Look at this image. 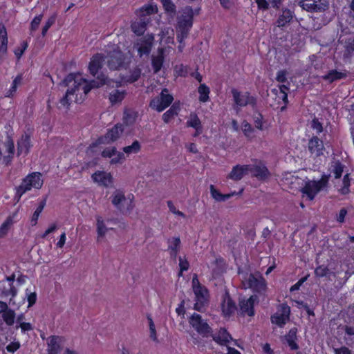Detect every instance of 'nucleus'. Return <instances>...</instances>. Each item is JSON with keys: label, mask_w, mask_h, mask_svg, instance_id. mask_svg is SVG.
Segmentation results:
<instances>
[{"label": "nucleus", "mask_w": 354, "mask_h": 354, "mask_svg": "<svg viewBox=\"0 0 354 354\" xmlns=\"http://www.w3.org/2000/svg\"><path fill=\"white\" fill-rule=\"evenodd\" d=\"M75 78V74L70 73L64 80V83L68 86L71 83L73 82L72 88L75 93V102L76 103H80L84 100L91 89L97 88L108 84V77L103 73L97 75L96 80L90 81L84 78L76 80Z\"/></svg>", "instance_id": "nucleus-1"}, {"label": "nucleus", "mask_w": 354, "mask_h": 354, "mask_svg": "<svg viewBox=\"0 0 354 354\" xmlns=\"http://www.w3.org/2000/svg\"><path fill=\"white\" fill-rule=\"evenodd\" d=\"M194 12L192 6H187L181 10L180 15L177 17L176 39L180 45L178 48L185 46V40L188 37L193 26Z\"/></svg>", "instance_id": "nucleus-2"}, {"label": "nucleus", "mask_w": 354, "mask_h": 354, "mask_svg": "<svg viewBox=\"0 0 354 354\" xmlns=\"http://www.w3.org/2000/svg\"><path fill=\"white\" fill-rule=\"evenodd\" d=\"M158 8L156 5L147 4L136 11L138 18L131 24V30L138 36L142 35L150 22V15L156 13Z\"/></svg>", "instance_id": "nucleus-3"}, {"label": "nucleus", "mask_w": 354, "mask_h": 354, "mask_svg": "<svg viewBox=\"0 0 354 354\" xmlns=\"http://www.w3.org/2000/svg\"><path fill=\"white\" fill-rule=\"evenodd\" d=\"M42 175L40 172H32L27 175L21 184L16 187V193L15 198L17 201L20 200L21 196L32 188L39 189L44 184Z\"/></svg>", "instance_id": "nucleus-4"}, {"label": "nucleus", "mask_w": 354, "mask_h": 354, "mask_svg": "<svg viewBox=\"0 0 354 354\" xmlns=\"http://www.w3.org/2000/svg\"><path fill=\"white\" fill-rule=\"evenodd\" d=\"M42 175L40 172H32L27 175L21 184L16 187V193L15 198L17 201L20 200L21 196L32 188L39 189L44 184Z\"/></svg>", "instance_id": "nucleus-5"}, {"label": "nucleus", "mask_w": 354, "mask_h": 354, "mask_svg": "<svg viewBox=\"0 0 354 354\" xmlns=\"http://www.w3.org/2000/svg\"><path fill=\"white\" fill-rule=\"evenodd\" d=\"M131 62V57L120 50L119 47L114 48L107 55V66L113 71L127 69Z\"/></svg>", "instance_id": "nucleus-6"}, {"label": "nucleus", "mask_w": 354, "mask_h": 354, "mask_svg": "<svg viewBox=\"0 0 354 354\" xmlns=\"http://www.w3.org/2000/svg\"><path fill=\"white\" fill-rule=\"evenodd\" d=\"M124 131V125L121 123H117L113 127L107 129L106 133L104 136L98 137L94 142L90 144L88 148L93 151L94 148L99 145H111L121 137Z\"/></svg>", "instance_id": "nucleus-7"}, {"label": "nucleus", "mask_w": 354, "mask_h": 354, "mask_svg": "<svg viewBox=\"0 0 354 354\" xmlns=\"http://www.w3.org/2000/svg\"><path fill=\"white\" fill-rule=\"evenodd\" d=\"M290 307L287 303H282L277 306V312L271 315L270 321L272 324H276L279 328H283L290 320Z\"/></svg>", "instance_id": "nucleus-8"}, {"label": "nucleus", "mask_w": 354, "mask_h": 354, "mask_svg": "<svg viewBox=\"0 0 354 354\" xmlns=\"http://www.w3.org/2000/svg\"><path fill=\"white\" fill-rule=\"evenodd\" d=\"M248 172L259 181H265L271 176V173L264 161L254 160V164L248 165Z\"/></svg>", "instance_id": "nucleus-9"}, {"label": "nucleus", "mask_w": 354, "mask_h": 354, "mask_svg": "<svg viewBox=\"0 0 354 354\" xmlns=\"http://www.w3.org/2000/svg\"><path fill=\"white\" fill-rule=\"evenodd\" d=\"M298 5L308 12H323L329 8L328 0H299Z\"/></svg>", "instance_id": "nucleus-10"}, {"label": "nucleus", "mask_w": 354, "mask_h": 354, "mask_svg": "<svg viewBox=\"0 0 354 354\" xmlns=\"http://www.w3.org/2000/svg\"><path fill=\"white\" fill-rule=\"evenodd\" d=\"M190 326L203 337H208L212 333V328L202 319L201 315L194 313L189 319Z\"/></svg>", "instance_id": "nucleus-11"}, {"label": "nucleus", "mask_w": 354, "mask_h": 354, "mask_svg": "<svg viewBox=\"0 0 354 354\" xmlns=\"http://www.w3.org/2000/svg\"><path fill=\"white\" fill-rule=\"evenodd\" d=\"M167 91V88H164L160 93V98H154L150 101L149 106L158 112H162L169 107L171 104L174 97L171 94L165 93Z\"/></svg>", "instance_id": "nucleus-12"}, {"label": "nucleus", "mask_w": 354, "mask_h": 354, "mask_svg": "<svg viewBox=\"0 0 354 354\" xmlns=\"http://www.w3.org/2000/svg\"><path fill=\"white\" fill-rule=\"evenodd\" d=\"M231 93L235 105L239 107H244L248 104L254 105L256 104V99L250 95L249 92L242 93L236 88H232Z\"/></svg>", "instance_id": "nucleus-13"}, {"label": "nucleus", "mask_w": 354, "mask_h": 354, "mask_svg": "<svg viewBox=\"0 0 354 354\" xmlns=\"http://www.w3.org/2000/svg\"><path fill=\"white\" fill-rule=\"evenodd\" d=\"M195 295L194 309L202 311L208 301L209 292L205 286H197L193 290Z\"/></svg>", "instance_id": "nucleus-14"}, {"label": "nucleus", "mask_w": 354, "mask_h": 354, "mask_svg": "<svg viewBox=\"0 0 354 354\" xmlns=\"http://www.w3.org/2000/svg\"><path fill=\"white\" fill-rule=\"evenodd\" d=\"M105 61V56L102 53L94 54L90 59L88 65V73L95 78L102 72L100 73L103 67Z\"/></svg>", "instance_id": "nucleus-15"}, {"label": "nucleus", "mask_w": 354, "mask_h": 354, "mask_svg": "<svg viewBox=\"0 0 354 354\" xmlns=\"http://www.w3.org/2000/svg\"><path fill=\"white\" fill-rule=\"evenodd\" d=\"M247 283L248 287L251 288L254 292L262 293L266 290V281L261 276L256 277L253 274H250Z\"/></svg>", "instance_id": "nucleus-16"}, {"label": "nucleus", "mask_w": 354, "mask_h": 354, "mask_svg": "<svg viewBox=\"0 0 354 354\" xmlns=\"http://www.w3.org/2000/svg\"><path fill=\"white\" fill-rule=\"evenodd\" d=\"M258 300L257 295H251L247 299H243L239 302L240 310L242 314H246L250 317L254 315V303Z\"/></svg>", "instance_id": "nucleus-17"}, {"label": "nucleus", "mask_w": 354, "mask_h": 354, "mask_svg": "<svg viewBox=\"0 0 354 354\" xmlns=\"http://www.w3.org/2000/svg\"><path fill=\"white\" fill-rule=\"evenodd\" d=\"M32 147L31 142V137L30 135L25 133L17 141V154L26 156L30 152Z\"/></svg>", "instance_id": "nucleus-18"}, {"label": "nucleus", "mask_w": 354, "mask_h": 354, "mask_svg": "<svg viewBox=\"0 0 354 354\" xmlns=\"http://www.w3.org/2000/svg\"><path fill=\"white\" fill-rule=\"evenodd\" d=\"M91 177L94 182L105 187H108L113 183V177L111 174L104 171H95Z\"/></svg>", "instance_id": "nucleus-19"}, {"label": "nucleus", "mask_w": 354, "mask_h": 354, "mask_svg": "<svg viewBox=\"0 0 354 354\" xmlns=\"http://www.w3.org/2000/svg\"><path fill=\"white\" fill-rule=\"evenodd\" d=\"M297 328H291L287 334L283 336L282 339L283 343H286L291 351H297L299 346L297 344Z\"/></svg>", "instance_id": "nucleus-20"}, {"label": "nucleus", "mask_w": 354, "mask_h": 354, "mask_svg": "<svg viewBox=\"0 0 354 354\" xmlns=\"http://www.w3.org/2000/svg\"><path fill=\"white\" fill-rule=\"evenodd\" d=\"M248 173V165L234 166L227 178L234 181L240 180Z\"/></svg>", "instance_id": "nucleus-21"}, {"label": "nucleus", "mask_w": 354, "mask_h": 354, "mask_svg": "<svg viewBox=\"0 0 354 354\" xmlns=\"http://www.w3.org/2000/svg\"><path fill=\"white\" fill-rule=\"evenodd\" d=\"M221 309L223 315L227 317L233 315L237 309L235 302L228 295L223 298Z\"/></svg>", "instance_id": "nucleus-22"}, {"label": "nucleus", "mask_w": 354, "mask_h": 354, "mask_svg": "<svg viewBox=\"0 0 354 354\" xmlns=\"http://www.w3.org/2000/svg\"><path fill=\"white\" fill-rule=\"evenodd\" d=\"M212 197L216 201L221 202L230 199L232 196L235 195H241L243 189H241L238 192H232L229 194H222L216 189L213 185L209 187Z\"/></svg>", "instance_id": "nucleus-23"}, {"label": "nucleus", "mask_w": 354, "mask_h": 354, "mask_svg": "<svg viewBox=\"0 0 354 354\" xmlns=\"http://www.w3.org/2000/svg\"><path fill=\"white\" fill-rule=\"evenodd\" d=\"M308 150L312 154L319 156L323 154V141L317 136H313L308 141Z\"/></svg>", "instance_id": "nucleus-24"}, {"label": "nucleus", "mask_w": 354, "mask_h": 354, "mask_svg": "<svg viewBox=\"0 0 354 354\" xmlns=\"http://www.w3.org/2000/svg\"><path fill=\"white\" fill-rule=\"evenodd\" d=\"M213 340L221 346H226L232 339L231 335L225 328H221L218 332L212 336Z\"/></svg>", "instance_id": "nucleus-25"}, {"label": "nucleus", "mask_w": 354, "mask_h": 354, "mask_svg": "<svg viewBox=\"0 0 354 354\" xmlns=\"http://www.w3.org/2000/svg\"><path fill=\"white\" fill-rule=\"evenodd\" d=\"M62 337L53 335L49 337L47 345V354H58L62 350Z\"/></svg>", "instance_id": "nucleus-26"}, {"label": "nucleus", "mask_w": 354, "mask_h": 354, "mask_svg": "<svg viewBox=\"0 0 354 354\" xmlns=\"http://www.w3.org/2000/svg\"><path fill=\"white\" fill-rule=\"evenodd\" d=\"M294 14L292 11L288 8H283L281 14L279 15L276 21L277 26L279 28L286 26L292 20Z\"/></svg>", "instance_id": "nucleus-27"}, {"label": "nucleus", "mask_w": 354, "mask_h": 354, "mask_svg": "<svg viewBox=\"0 0 354 354\" xmlns=\"http://www.w3.org/2000/svg\"><path fill=\"white\" fill-rule=\"evenodd\" d=\"M165 62L164 50L158 48V55L152 56L151 66L154 73H158L162 68Z\"/></svg>", "instance_id": "nucleus-28"}, {"label": "nucleus", "mask_w": 354, "mask_h": 354, "mask_svg": "<svg viewBox=\"0 0 354 354\" xmlns=\"http://www.w3.org/2000/svg\"><path fill=\"white\" fill-rule=\"evenodd\" d=\"M167 243L170 257L175 260L180 248V239L178 236L173 237L169 239Z\"/></svg>", "instance_id": "nucleus-29"}, {"label": "nucleus", "mask_w": 354, "mask_h": 354, "mask_svg": "<svg viewBox=\"0 0 354 354\" xmlns=\"http://www.w3.org/2000/svg\"><path fill=\"white\" fill-rule=\"evenodd\" d=\"M346 76L345 73L338 71L336 69H332L328 73L321 76V78L328 83H333L335 81L344 79Z\"/></svg>", "instance_id": "nucleus-30"}, {"label": "nucleus", "mask_w": 354, "mask_h": 354, "mask_svg": "<svg viewBox=\"0 0 354 354\" xmlns=\"http://www.w3.org/2000/svg\"><path fill=\"white\" fill-rule=\"evenodd\" d=\"M180 110L179 102H174L170 108L163 113L162 120L165 123H169L176 115H177Z\"/></svg>", "instance_id": "nucleus-31"}, {"label": "nucleus", "mask_w": 354, "mask_h": 354, "mask_svg": "<svg viewBox=\"0 0 354 354\" xmlns=\"http://www.w3.org/2000/svg\"><path fill=\"white\" fill-rule=\"evenodd\" d=\"M187 126L195 129V136H198L202 132L201 121L195 113H192L189 119L187 121Z\"/></svg>", "instance_id": "nucleus-32"}, {"label": "nucleus", "mask_w": 354, "mask_h": 354, "mask_svg": "<svg viewBox=\"0 0 354 354\" xmlns=\"http://www.w3.org/2000/svg\"><path fill=\"white\" fill-rule=\"evenodd\" d=\"M345 165L339 160H334L330 163L329 171L333 174L335 179L340 178L342 176Z\"/></svg>", "instance_id": "nucleus-33"}, {"label": "nucleus", "mask_w": 354, "mask_h": 354, "mask_svg": "<svg viewBox=\"0 0 354 354\" xmlns=\"http://www.w3.org/2000/svg\"><path fill=\"white\" fill-rule=\"evenodd\" d=\"M330 178V174H323L319 180H313L316 194L328 187Z\"/></svg>", "instance_id": "nucleus-34"}, {"label": "nucleus", "mask_w": 354, "mask_h": 354, "mask_svg": "<svg viewBox=\"0 0 354 354\" xmlns=\"http://www.w3.org/2000/svg\"><path fill=\"white\" fill-rule=\"evenodd\" d=\"M127 92L125 91L114 90L109 93V100L111 104L120 103L125 97Z\"/></svg>", "instance_id": "nucleus-35"}, {"label": "nucleus", "mask_w": 354, "mask_h": 354, "mask_svg": "<svg viewBox=\"0 0 354 354\" xmlns=\"http://www.w3.org/2000/svg\"><path fill=\"white\" fill-rule=\"evenodd\" d=\"M198 92L200 102L206 103L209 101L210 89L206 84H201L198 88Z\"/></svg>", "instance_id": "nucleus-36"}, {"label": "nucleus", "mask_w": 354, "mask_h": 354, "mask_svg": "<svg viewBox=\"0 0 354 354\" xmlns=\"http://www.w3.org/2000/svg\"><path fill=\"white\" fill-rule=\"evenodd\" d=\"M301 192L307 196L309 200L313 201L317 195L313 180H308L301 189Z\"/></svg>", "instance_id": "nucleus-37"}, {"label": "nucleus", "mask_w": 354, "mask_h": 354, "mask_svg": "<svg viewBox=\"0 0 354 354\" xmlns=\"http://www.w3.org/2000/svg\"><path fill=\"white\" fill-rule=\"evenodd\" d=\"M45 205L46 199H44L39 202L38 206L37 207L36 209L35 210L30 218V222L32 226H35L37 225L39 217L41 214L42 211L44 210Z\"/></svg>", "instance_id": "nucleus-38"}, {"label": "nucleus", "mask_w": 354, "mask_h": 354, "mask_svg": "<svg viewBox=\"0 0 354 354\" xmlns=\"http://www.w3.org/2000/svg\"><path fill=\"white\" fill-rule=\"evenodd\" d=\"M111 197L112 204L118 209H120L122 203L126 201L124 192L120 190L115 191Z\"/></svg>", "instance_id": "nucleus-39"}, {"label": "nucleus", "mask_w": 354, "mask_h": 354, "mask_svg": "<svg viewBox=\"0 0 354 354\" xmlns=\"http://www.w3.org/2000/svg\"><path fill=\"white\" fill-rule=\"evenodd\" d=\"M71 96L75 99V93L72 88L68 89L64 97L60 99L59 104L61 106L68 109L71 102L73 100Z\"/></svg>", "instance_id": "nucleus-40"}, {"label": "nucleus", "mask_w": 354, "mask_h": 354, "mask_svg": "<svg viewBox=\"0 0 354 354\" xmlns=\"http://www.w3.org/2000/svg\"><path fill=\"white\" fill-rule=\"evenodd\" d=\"M151 41L150 39H143L138 48V52L140 56L143 55H148L151 49Z\"/></svg>", "instance_id": "nucleus-41"}, {"label": "nucleus", "mask_w": 354, "mask_h": 354, "mask_svg": "<svg viewBox=\"0 0 354 354\" xmlns=\"http://www.w3.org/2000/svg\"><path fill=\"white\" fill-rule=\"evenodd\" d=\"M165 13L173 16L176 12V6L171 0H160Z\"/></svg>", "instance_id": "nucleus-42"}, {"label": "nucleus", "mask_w": 354, "mask_h": 354, "mask_svg": "<svg viewBox=\"0 0 354 354\" xmlns=\"http://www.w3.org/2000/svg\"><path fill=\"white\" fill-rule=\"evenodd\" d=\"M13 224V216H8L0 226V239L4 237Z\"/></svg>", "instance_id": "nucleus-43"}, {"label": "nucleus", "mask_w": 354, "mask_h": 354, "mask_svg": "<svg viewBox=\"0 0 354 354\" xmlns=\"http://www.w3.org/2000/svg\"><path fill=\"white\" fill-rule=\"evenodd\" d=\"M2 318L7 326H11L15 323V313L13 310L8 308L2 313Z\"/></svg>", "instance_id": "nucleus-44"}, {"label": "nucleus", "mask_w": 354, "mask_h": 354, "mask_svg": "<svg viewBox=\"0 0 354 354\" xmlns=\"http://www.w3.org/2000/svg\"><path fill=\"white\" fill-rule=\"evenodd\" d=\"M351 178L349 174H346L342 180V186L339 189V192L342 195L350 193Z\"/></svg>", "instance_id": "nucleus-45"}, {"label": "nucleus", "mask_w": 354, "mask_h": 354, "mask_svg": "<svg viewBox=\"0 0 354 354\" xmlns=\"http://www.w3.org/2000/svg\"><path fill=\"white\" fill-rule=\"evenodd\" d=\"M241 129L243 135L248 140L253 138L252 133H254V128L248 121L243 120L241 123Z\"/></svg>", "instance_id": "nucleus-46"}, {"label": "nucleus", "mask_w": 354, "mask_h": 354, "mask_svg": "<svg viewBox=\"0 0 354 354\" xmlns=\"http://www.w3.org/2000/svg\"><path fill=\"white\" fill-rule=\"evenodd\" d=\"M141 149V145L138 140H134L131 145L126 146L122 148V151L124 153L127 155L130 153H138Z\"/></svg>", "instance_id": "nucleus-47"}, {"label": "nucleus", "mask_w": 354, "mask_h": 354, "mask_svg": "<svg viewBox=\"0 0 354 354\" xmlns=\"http://www.w3.org/2000/svg\"><path fill=\"white\" fill-rule=\"evenodd\" d=\"M107 231L104 220L101 216L97 217V232L98 236H104Z\"/></svg>", "instance_id": "nucleus-48"}, {"label": "nucleus", "mask_w": 354, "mask_h": 354, "mask_svg": "<svg viewBox=\"0 0 354 354\" xmlns=\"http://www.w3.org/2000/svg\"><path fill=\"white\" fill-rule=\"evenodd\" d=\"M56 19H57L56 13H54L48 19V20L45 23V25L42 28V30H41L42 36H45L46 35L48 29L55 24Z\"/></svg>", "instance_id": "nucleus-49"}, {"label": "nucleus", "mask_w": 354, "mask_h": 354, "mask_svg": "<svg viewBox=\"0 0 354 354\" xmlns=\"http://www.w3.org/2000/svg\"><path fill=\"white\" fill-rule=\"evenodd\" d=\"M147 319L149 322L150 338L154 342H158L156 326L150 315H147Z\"/></svg>", "instance_id": "nucleus-50"}, {"label": "nucleus", "mask_w": 354, "mask_h": 354, "mask_svg": "<svg viewBox=\"0 0 354 354\" xmlns=\"http://www.w3.org/2000/svg\"><path fill=\"white\" fill-rule=\"evenodd\" d=\"M329 274L330 270L326 266H319L315 270V274L317 277H327Z\"/></svg>", "instance_id": "nucleus-51"}, {"label": "nucleus", "mask_w": 354, "mask_h": 354, "mask_svg": "<svg viewBox=\"0 0 354 354\" xmlns=\"http://www.w3.org/2000/svg\"><path fill=\"white\" fill-rule=\"evenodd\" d=\"M140 74V70L139 68H136L130 72V74L127 76L125 80L128 83H133L139 80Z\"/></svg>", "instance_id": "nucleus-52"}, {"label": "nucleus", "mask_w": 354, "mask_h": 354, "mask_svg": "<svg viewBox=\"0 0 354 354\" xmlns=\"http://www.w3.org/2000/svg\"><path fill=\"white\" fill-rule=\"evenodd\" d=\"M310 127L318 135H319L324 130L322 124L317 118H314L312 120Z\"/></svg>", "instance_id": "nucleus-53"}, {"label": "nucleus", "mask_w": 354, "mask_h": 354, "mask_svg": "<svg viewBox=\"0 0 354 354\" xmlns=\"http://www.w3.org/2000/svg\"><path fill=\"white\" fill-rule=\"evenodd\" d=\"M117 153V149L115 147H106L102 151V156L103 158H111L112 156H115Z\"/></svg>", "instance_id": "nucleus-54"}, {"label": "nucleus", "mask_w": 354, "mask_h": 354, "mask_svg": "<svg viewBox=\"0 0 354 354\" xmlns=\"http://www.w3.org/2000/svg\"><path fill=\"white\" fill-rule=\"evenodd\" d=\"M136 120V115L134 113V112L131 111H125L124 112V115H123V120L124 122H126L127 124L128 123H133Z\"/></svg>", "instance_id": "nucleus-55"}, {"label": "nucleus", "mask_w": 354, "mask_h": 354, "mask_svg": "<svg viewBox=\"0 0 354 354\" xmlns=\"http://www.w3.org/2000/svg\"><path fill=\"white\" fill-rule=\"evenodd\" d=\"M345 53L351 55L354 53V39H348L345 44Z\"/></svg>", "instance_id": "nucleus-56"}, {"label": "nucleus", "mask_w": 354, "mask_h": 354, "mask_svg": "<svg viewBox=\"0 0 354 354\" xmlns=\"http://www.w3.org/2000/svg\"><path fill=\"white\" fill-rule=\"evenodd\" d=\"M42 18H43L42 14L38 15L33 18V19L32 20V21L30 23V30L31 31H35L38 28L39 25L41 23Z\"/></svg>", "instance_id": "nucleus-57"}, {"label": "nucleus", "mask_w": 354, "mask_h": 354, "mask_svg": "<svg viewBox=\"0 0 354 354\" xmlns=\"http://www.w3.org/2000/svg\"><path fill=\"white\" fill-rule=\"evenodd\" d=\"M254 124L255 128L259 130L263 129V115L261 113H258L257 115H254Z\"/></svg>", "instance_id": "nucleus-58"}, {"label": "nucleus", "mask_w": 354, "mask_h": 354, "mask_svg": "<svg viewBox=\"0 0 354 354\" xmlns=\"http://www.w3.org/2000/svg\"><path fill=\"white\" fill-rule=\"evenodd\" d=\"M272 92L275 93V94L278 96V97L279 99H281L283 101V102L284 103V105L281 109V111H283L286 108V106H287V104L288 103V93H279L278 94V90L277 89H273Z\"/></svg>", "instance_id": "nucleus-59"}, {"label": "nucleus", "mask_w": 354, "mask_h": 354, "mask_svg": "<svg viewBox=\"0 0 354 354\" xmlns=\"http://www.w3.org/2000/svg\"><path fill=\"white\" fill-rule=\"evenodd\" d=\"M189 67L187 66H184L183 64L180 65L179 67H176V72L178 76L180 77H186L187 76L189 72Z\"/></svg>", "instance_id": "nucleus-60"}, {"label": "nucleus", "mask_w": 354, "mask_h": 354, "mask_svg": "<svg viewBox=\"0 0 354 354\" xmlns=\"http://www.w3.org/2000/svg\"><path fill=\"white\" fill-rule=\"evenodd\" d=\"M287 71L286 70H280L277 73L276 80L279 83H285L287 82Z\"/></svg>", "instance_id": "nucleus-61"}, {"label": "nucleus", "mask_w": 354, "mask_h": 354, "mask_svg": "<svg viewBox=\"0 0 354 354\" xmlns=\"http://www.w3.org/2000/svg\"><path fill=\"white\" fill-rule=\"evenodd\" d=\"M0 43H8L7 30L3 24H0Z\"/></svg>", "instance_id": "nucleus-62"}, {"label": "nucleus", "mask_w": 354, "mask_h": 354, "mask_svg": "<svg viewBox=\"0 0 354 354\" xmlns=\"http://www.w3.org/2000/svg\"><path fill=\"white\" fill-rule=\"evenodd\" d=\"M27 295V301L28 303V307L32 306L37 301V294L36 292H28V289L26 290Z\"/></svg>", "instance_id": "nucleus-63"}, {"label": "nucleus", "mask_w": 354, "mask_h": 354, "mask_svg": "<svg viewBox=\"0 0 354 354\" xmlns=\"http://www.w3.org/2000/svg\"><path fill=\"white\" fill-rule=\"evenodd\" d=\"M20 346L19 342H12L6 346V348L8 352L14 353L20 348Z\"/></svg>", "instance_id": "nucleus-64"}]
</instances>
